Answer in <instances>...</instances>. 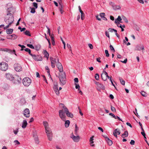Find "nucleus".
<instances>
[{
  "instance_id": "obj_12",
  "label": "nucleus",
  "mask_w": 149,
  "mask_h": 149,
  "mask_svg": "<svg viewBox=\"0 0 149 149\" xmlns=\"http://www.w3.org/2000/svg\"><path fill=\"white\" fill-rule=\"evenodd\" d=\"M14 68L16 71L19 72L22 70L21 65L18 63H15L14 65Z\"/></svg>"
},
{
  "instance_id": "obj_38",
  "label": "nucleus",
  "mask_w": 149,
  "mask_h": 149,
  "mask_svg": "<svg viewBox=\"0 0 149 149\" xmlns=\"http://www.w3.org/2000/svg\"><path fill=\"white\" fill-rule=\"evenodd\" d=\"M25 34L26 35L28 36H31L29 31H26L25 32Z\"/></svg>"
},
{
  "instance_id": "obj_11",
  "label": "nucleus",
  "mask_w": 149,
  "mask_h": 149,
  "mask_svg": "<svg viewBox=\"0 0 149 149\" xmlns=\"http://www.w3.org/2000/svg\"><path fill=\"white\" fill-rule=\"evenodd\" d=\"M70 137L75 142H78L80 139V137L79 136H75L73 134V133H72V135L70 136Z\"/></svg>"
},
{
  "instance_id": "obj_19",
  "label": "nucleus",
  "mask_w": 149,
  "mask_h": 149,
  "mask_svg": "<svg viewBox=\"0 0 149 149\" xmlns=\"http://www.w3.org/2000/svg\"><path fill=\"white\" fill-rule=\"evenodd\" d=\"M47 138L50 141H51L52 139V137H53V133H52L47 134Z\"/></svg>"
},
{
  "instance_id": "obj_8",
  "label": "nucleus",
  "mask_w": 149,
  "mask_h": 149,
  "mask_svg": "<svg viewBox=\"0 0 149 149\" xmlns=\"http://www.w3.org/2000/svg\"><path fill=\"white\" fill-rule=\"evenodd\" d=\"M0 51L8 52L9 53H12L13 52L15 55H16V54H15V50H13L12 51L11 49L7 48H0Z\"/></svg>"
},
{
  "instance_id": "obj_9",
  "label": "nucleus",
  "mask_w": 149,
  "mask_h": 149,
  "mask_svg": "<svg viewBox=\"0 0 149 149\" xmlns=\"http://www.w3.org/2000/svg\"><path fill=\"white\" fill-rule=\"evenodd\" d=\"M53 89L56 93L57 95H59V91L58 89V85L57 82H54V86Z\"/></svg>"
},
{
  "instance_id": "obj_56",
  "label": "nucleus",
  "mask_w": 149,
  "mask_h": 149,
  "mask_svg": "<svg viewBox=\"0 0 149 149\" xmlns=\"http://www.w3.org/2000/svg\"><path fill=\"white\" fill-rule=\"evenodd\" d=\"M46 27L47 28V29H48V33L49 34V36H51V33H50L51 31H50V29L47 26H46Z\"/></svg>"
},
{
  "instance_id": "obj_40",
  "label": "nucleus",
  "mask_w": 149,
  "mask_h": 149,
  "mask_svg": "<svg viewBox=\"0 0 149 149\" xmlns=\"http://www.w3.org/2000/svg\"><path fill=\"white\" fill-rule=\"evenodd\" d=\"M109 79H110V80L111 81V84L116 89V87L114 84H113V83L112 81V77L111 76L109 78Z\"/></svg>"
},
{
  "instance_id": "obj_3",
  "label": "nucleus",
  "mask_w": 149,
  "mask_h": 149,
  "mask_svg": "<svg viewBox=\"0 0 149 149\" xmlns=\"http://www.w3.org/2000/svg\"><path fill=\"white\" fill-rule=\"evenodd\" d=\"M58 78L61 85H63L66 83V75L65 72H60L59 73Z\"/></svg>"
},
{
  "instance_id": "obj_57",
  "label": "nucleus",
  "mask_w": 149,
  "mask_h": 149,
  "mask_svg": "<svg viewBox=\"0 0 149 149\" xmlns=\"http://www.w3.org/2000/svg\"><path fill=\"white\" fill-rule=\"evenodd\" d=\"M117 20H116V21H115V23L117 25V26H118V27H119V25H120V23L119 22H118V21H117Z\"/></svg>"
},
{
  "instance_id": "obj_6",
  "label": "nucleus",
  "mask_w": 149,
  "mask_h": 149,
  "mask_svg": "<svg viewBox=\"0 0 149 149\" xmlns=\"http://www.w3.org/2000/svg\"><path fill=\"white\" fill-rule=\"evenodd\" d=\"M57 64L56 66L58 69L59 71L60 72H63V69L61 64L59 63V59L58 58H57Z\"/></svg>"
},
{
  "instance_id": "obj_20",
  "label": "nucleus",
  "mask_w": 149,
  "mask_h": 149,
  "mask_svg": "<svg viewBox=\"0 0 149 149\" xmlns=\"http://www.w3.org/2000/svg\"><path fill=\"white\" fill-rule=\"evenodd\" d=\"M109 115L111 116H112V117L113 118H114L115 119H118L120 121H123L118 116H115L114 114H113V113H109Z\"/></svg>"
},
{
  "instance_id": "obj_48",
  "label": "nucleus",
  "mask_w": 149,
  "mask_h": 149,
  "mask_svg": "<svg viewBox=\"0 0 149 149\" xmlns=\"http://www.w3.org/2000/svg\"><path fill=\"white\" fill-rule=\"evenodd\" d=\"M141 134L143 136L145 139H146V134L145 133L144 131L142 132H141Z\"/></svg>"
},
{
  "instance_id": "obj_30",
  "label": "nucleus",
  "mask_w": 149,
  "mask_h": 149,
  "mask_svg": "<svg viewBox=\"0 0 149 149\" xmlns=\"http://www.w3.org/2000/svg\"><path fill=\"white\" fill-rule=\"evenodd\" d=\"M119 80L120 81V83L121 84L123 85H125V81L122 78H119Z\"/></svg>"
},
{
  "instance_id": "obj_27",
  "label": "nucleus",
  "mask_w": 149,
  "mask_h": 149,
  "mask_svg": "<svg viewBox=\"0 0 149 149\" xmlns=\"http://www.w3.org/2000/svg\"><path fill=\"white\" fill-rule=\"evenodd\" d=\"M70 124V121L69 120H66L65 122V125L66 127H69Z\"/></svg>"
},
{
  "instance_id": "obj_54",
  "label": "nucleus",
  "mask_w": 149,
  "mask_h": 149,
  "mask_svg": "<svg viewBox=\"0 0 149 149\" xmlns=\"http://www.w3.org/2000/svg\"><path fill=\"white\" fill-rule=\"evenodd\" d=\"M117 20L118 21H119L120 22H121L120 21L122 20V18H121V17L120 16H118L117 19Z\"/></svg>"
},
{
  "instance_id": "obj_45",
  "label": "nucleus",
  "mask_w": 149,
  "mask_h": 149,
  "mask_svg": "<svg viewBox=\"0 0 149 149\" xmlns=\"http://www.w3.org/2000/svg\"><path fill=\"white\" fill-rule=\"evenodd\" d=\"M18 46L21 47V51H23L24 50L23 48L25 47L24 45H21L20 44H19Z\"/></svg>"
},
{
  "instance_id": "obj_5",
  "label": "nucleus",
  "mask_w": 149,
  "mask_h": 149,
  "mask_svg": "<svg viewBox=\"0 0 149 149\" xmlns=\"http://www.w3.org/2000/svg\"><path fill=\"white\" fill-rule=\"evenodd\" d=\"M8 68V65L6 63L2 62L0 63V69L3 71H6Z\"/></svg>"
},
{
  "instance_id": "obj_60",
  "label": "nucleus",
  "mask_w": 149,
  "mask_h": 149,
  "mask_svg": "<svg viewBox=\"0 0 149 149\" xmlns=\"http://www.w3.org/2000/svg\"><path fill=\"white\" fill-rule=\"evenodd\" d=\"M88 46L91 49H93V46L91 44H89Z\"/></svg>"
},
{
  "instance_id": "obj_46",
  "label": "nucleus",
  "mask_w": 149,
  "mask_h": 149,
  "mask_svg": "<svg viewBox=\"0 0 149 149\" xmlns=\"http://www.w3.org/2000/svg\"><path fill=\"white\" fill-rule=\"evenodd\" d=\"M111 109L113 112H115L116 111V110L115 107H112V106H111Z\"/></svg>"
},
{
  "instance_id": "obj_33",
  "label": "nucleus",
  "mask_w": 149,
  "mask_h": 149,
  "mask_svg": "<svg viewBox=\"0 0 149 149\" xmlns=\"http://www.w3.org/2000/svg\"><path fill=\"white\" fill-rule=\"evenodd\" d=\"M35 60H37V58L35 54H31L30 55Z\"/></svg>"
},
{
  "instance_id": "obj_16",
  "label": "nucleus",
  "mask_w": 149,
  "mask_h": 149,
  "mask_svg": "<svg viewBox=\"0 0 149 149\" xmlns=\"http://www.w3.org/2000/svg\"><path fill=\"white\" fill-rule=\"evenodd\" d=\"M120 133V130L118 128L115 129L113 132V135L116 138H117V134L119 135Z\"/></svg>"
},
{
  "instance_id": "obj_43",
  "label": "nucleus",
  "mask_w": 149,
  "mask_h": 149,
  "mask_svg": "<svg viewBox=\"0 0 149 149\" xmlns=\"http://www.w3.org/2000/svg\"><path fill=\"white\" fill-rule=\"evenodd\" d=\"M95 79L97 80H98L99 79V75L97 74H95Z\"/></svg>"
},
{
  "instance_id": "obj_50",
  "label": "nucleus",
  "mask_w": 149,
  "mask_h": 149,
  "mask_svg": "<svg viewBox=\"0 0 149 149\" xmlns=\"http://www.w3.org/2000/svg\"><path fill=\"white\" fill-rule=\"evenodd\" d=\"M109 47H110V49L111 51H113V52H115L114 49V48L113 47V46L112 45H110L109 46Z\"/></svg>"
},
{
  "instance_id": "obj_44",
  "label": "nucleus",
  "mask_w": 149,
  "mask_h": 149,
  "mask_svg": "<svg viewBox=\"0 0 149 149\" xmlns=\"http://www.w3.org/2000/svg\"><path fill=\"white\" fill-rule=\"evenodd\" d=\"M27 46L28 47H30L31 49H34V47L32 45L27 44Z\"/></svg>"
},
{
  "instance_id": "obj_63",
  "label": "nucleus",
  "mask_w": 149,
  "mask_h": 149,
  "mask_svg": "<svg viewBox=\"0 0 149 149\" xmlns=\"http://www.w3.org/2000/svg\"><path fill=\"white\" fill-rule=\"evenodd\" d=\"M33 6L34 7H35L36 8H37V3H35V2H34L33 3Z\"/></svg>"
},
{
  "instance_id": "obj_39",
  "label": "nucleus",
  "mask_w": 149,
  "mask_h": 149,
  "mask_svg": "<svg viewBox=\"0 0 149 149\" xmlns=\"http://www.w3.org/2000/svg\"><path fill=\"white\" fill-rule=\"evenodd\" d=\"M89 141L90 142V145L91 146H95V145L94 144H93L94 143V141L93 140H89Z\"/></svg>"
},
{
  "instance_id": "obj_13",
  "label": "nucleus",
  "mask_w": 149,
  "mask_h": 149,
  "mask_svg": "<svg viewBox=\"0 0 149 149\" xmlns=\"http://www.w3.org/2000/svg\"><path fill=\"white\" fill-rule=\"evenodd\" d=\"M50 60L51 62V66L53 68L55 67V64L57 62V59L53 58L52 57L50 58Z\"/></svg>"
},
{
  "instance_id": "obj_62",
  "label": "nucleus",
  "mask_w": 149,
  "mask_h": 149,
  "mask_svg": "<svg viewBox=\"0 0 149 149\" xmlns=\"http://www.w3.org/2000/svg\"><path fill=\"white\" fill-rule=\"evenodd\" d=\"M130 143L132 145H134L135 143V141L133 140H131Z\"/></svg>"
},
{
  "instance_id": "obj_53",
  "label": "nucleus",
  "mask_w": 149,
  "mask_h": 149,
  "mask_svg": "<svg viewBox=\"0 0 149 149\" xmlns=\"http://www.w3.org/2000/svg\"><path fill=\"white\" fill-rule=\"evenodd\" d=\"M78 130V128L77 127V126L76 124H75V133H77V131Z\"/></svg>"
},
{
  "instance_id": "obj_14",
  "label": "nucleus",
  "mask_w": 149,
  "mask_h": 149,
  "mask_svg": "<svg viewBox=\"0 0 149 149\" xmlns=\"http://www.w3.org/2000/svg\"><path fill=\"white\" fill-rule=\"evenodd\" d=\"M24 116L27 118H29L30 116V111L28 109H26L24 111Z\"/></svg>"
},
{
  "instance_id": "obj_26",
  "label": "nucleus",
  "mask_w": 149,
  "mask_h": 149,
  "mask_svg": "<svg viewBox=\"0 0 149 149\" xmlns=\"http://www.w3.org/2000/svg\"><path fill=\"white\" fill-rule=\"evenodd\" d=\"M45 129L46 133L47 134L52 133V130L50 127L47 128V129Z\"/></svg>"
},
{
  "instance_id": "obj_32",
  "label": "nucleus",
  "mask_w": 149,
  "mask_h": 149,
  "mask_svg": "<svg viewBox=\"0 0 149 149\" xmlns=\"http://www.w3.org/2000/svg\"><path fill=\"white\" fill-rule=\"evenodd\" d=\"M33 136L34 138L35 141H36L37 137V134L36 133H35L34 132H33Z\"/></svg>"
},
{
  "instance_id": "obj_29",
  "label": "nucleus",
  "mask_w": 149,
  "mask_h": 149,
  "mask_svg": "<svg viewBox=\"0 0 149 149\" xmlns=\"http://www.w3.org/2000/svg\"><path fill=\"white\" fill-rule=\"evenodd\" d=\"M16 79H15L16 81H17V82L18 83H20L21 81V79L20 77H19L18 76H16Z\"/></svg>"
},
{
  "instance_id": "obj_7",
  "label": "nucleus",
  "mask_w": 149,
  "mask_h": 149,
  "mask_svg": "<svg viewBox=\"0 0 149 149\" xmlns=\"http://www.w3.org/2000/svg\"><path fill=\"white\" fill-rule=\"evenodd\" d=\"M109 77L108 76L107 73L106 71H103L101 74V77L103 80L106 81L108 78L109 79Z\"/></svg>"
},
{
  "instance_id": "obj_35",
  "label": "nucleus",
  "mask_w": 149,
  "mask_h": 149,
  "mask_svg": "<svg viewBox=\"0 0 149 149\" xmlns=\"http://www.w3.org/2000/svg\"><path fill=\"white\" fill-rule=\"evenodd\" d=\"M30 8L31 9V12L32 13H34L35 12V9L34 8H31L30 7Z\"/></svg>"
},
{
  "instance_id": "obj_10",
  "label": "nucleus",
  "mask_w": 149,
  "mask_h": 149,
  "mask_svg": "<svg viewBox=\"0 0 149 149\" xmlns=\"http://www.w3.org/2000/svg\"><path fill=\"white\" fill-rule=\"evenodd\" d=\"M95 84L97 85V89L98 90L100 91L101 89H104V86L101 83L99 82H97L96 81L95 82Z\"/></svg>"
},
{
  "instance_id": "obj_34",
  "label": "nucleus",
  "mask_w": 149,
  "mask_h": 149,
  "mask_svg": "<svg viewBox=\"0 0 149 149\" xmlns=\"http://www.w3.org/2000/svg\"><path fill=\"white\" fill-rule=\"evenodd\" d=\"M26 42L29 43H30L32 44H33V40L31 39H28L26 41Z\"/></svg>"
},
{
  "instance_id": "obj_58",
  "label": "nucleus",
  "mask_w": 149,
  "mask_h": 149,
  "mask_svg": "<svg viewBox=\"0 0 149 149\" xmlns=\"http://www.w3.org/2000/svg\"><path fill=\"white\" fill-rule=\"evenodd\" d=\"M8 25L6 26L4 28V29H6L8 28L11 25V24H8Z\"/></svg>"
},
{
  "instance_id": "obj_2",
  "label": "nucleus",
  "mask_w": 149,
  "mask_h": 149,
  "mask_svg": "<svg viewBox=\"0 0 149 149\" xmlns=\"http://www.w3.org/2000/svg\"><path fill=\"white\" fill-rule=\"evenodd\" d=\"M14 21V17L13 15L9 13H7L5 17V21L7 24H11Z\"/></svg>"
},
{
  "instance_id": "obj_52",
  "label": "nucleus",
  "mask_w": 149,
  "mask_h": 149,
  "mask_svg": "<svg viewBox=\"0 0 149 149\" xmlns=\"http://www.w3.org/2000/svg\"><path fill=\"white\" fill-rule=\"evenodd\" d=\"M8 85L7 84H4L3 85V88L5 89H6L8 88Z\"/></svg>"
},
{
  "instance_id": "obj_15",
  "label": "nucleus",
  "mask_w": 149,
  "mask_h": 149,
  "mask_svg": "<svg viewBox=\"0 0 149 149\" xmlns=\"http://www.w3.org/2000/svg\"><path fill=\"white\" fill-rule=\"evenodd\" d=\"M6 77L7 79L10 80H13L14 79L13 75L9 73H8L6 74Z\"/></svg>"
},
{
  "instance_id": "obj_64",
  "label": "nucleus",
  "mask_w": 149,
  "mask_h": 149,
  "mask_svg": "<svg viewBox=\"0 0 149 149\" xmlns=\"http://www.w3.org/2000/svg\"><path fill=\"white\" fill-rule=\"evenodd\" d=\"M14 142L16 144L19 145L20 144V143L19 142V141L17 140H16L14 141Z\"/></svg>"
},
{
  "instance_id": "obj_1",
  "label": "nucleus",
  "mask_w": 149,
  "mask_h": 149,
  "mask_svg": "<svg viewBox=\"0 0 149 149\" xmlns=\"http://www.w3.org/2000/svg\"><path fill=\"white\" fill-rule=\"evenodd\" d=\"M59 106L62 109L59 111V114L60 117L62 120L65 121L66 119V116L65 113L66 114L67 116L68 117L72 118L73 117V114L69 111L68 108L65 106L63 104L60 103L59 104Z\"/></svg>"
},
{
  "instance_id": "obj_24",
  "label": "nucleus",
  "mask_w": 149,
  "mask_h": 149,
  "mask_svg": "<svg viewBox=\"0 0 149 149\" xmlns=\"http://www.w3.org/2000/svg\"><path fill=\"white\" fill-rule=\"evenodd\" d=\"M13 31V29H7L6 30V32L7 34H11Z\"/></svg>"
},
{
  "instance_id": "obj_22",
  "label": "nucleus",
  "mask_w": 149,
  "mask_h": 149,
  "mask_svg": "<svg viewBox=\"0 0 149 149\" xmlns=\"http://www.w3.org/2000/svg\"><path fill=\"white\" fill-rule=\"evenodd\" d=\"M43 53L45 55L44 56L47 58L48 60L49 57V54L46 50H45L43 51Z\"/></svg>"
},
{
  "instance_id": "obj_31",
  "label": "nucleus",
  "mask_w": 149,
  "mask_h": 149,
  "mask_svg": "<svg viewBox=\"0 0 149 149\" xmlns=\"http://www.w3.org/2000/svg\"><path fill=\"white\" fill-rule=\"evenodd\" d=\"M24 50L25 51L28 52L30 55L31 54V51L28 48H26L24 49Z\"/></svg>"
},
{
  "instance_id": "obj_47",
  "label": "nucleus",
  "mask_w": 149,
  "mask_h": 149,
  "mask_svg": "<svg viewBox=\"0 0 149 149\" xmlns=\"http://www.w3.org/2000/svg\"><path fill=\"white\" fill-rule=\"evenodd\" d=\"M105 52L106 56L109 57V54L108 51L107 50H105Z\"/></svg>"
},
{
  "instance_id": "obj_23",
  "label": "nucleus",
  "mask_w": 149,
  "mask_h": 149,
  "mask_svg": "<svg viewBox=\"0 0 149 149\" xmlns=\"http://www.w3.org/2000/svg\"><path fill=\"white\" fill-rule=\"evenodd\" d=\"M27 124V123L26 121L25 120H24L23 121V122L22 123V128H25L26 127Z\"/></svg>"
},
{
  "instance_id": "obj_17",
  "label": "nucleus",
  "mask_w": 149,
  "mask_h": 149,
  "mask_svg": "<svg viewBox=\"0 0 149 149\" xmlns=\"http://www.w3.org/2000/svg\"><path fill=\"white\" fill-rule=\"evenodd\" d=\"M105 139L109 146H111L112 145L113 143L112 141L109 139L108 137H105Z\"/></svg>"
},
{
  "instance_id": "obj_18",
  "label": "nucleus",
  "mask_w": 149,
  "mask_h": 149,
  "mask_svg": "<svg viewBox=\"0 0 149 149\" xmlns=\"http://www.w3.org/2000/svg\"><path fill=\"white\" fill-rule=\"evenodd\" d=\"M136 50H142L143 51L144 50V47L143 45H140L137 46Z\"/></svg>"
},
{
  "instance_id": "obj_41",
  "label": "nucleus",
  "mask_w": 149,
  "mask_h": 149,
  "mask_svg": "<svg viewBox=\"0 0 149 149\" xmlns=\"http://www.w3.org/2000/svg\"><path fill=\"white\" fill-rule=\"evenodd\" d=\"M75 88H76L77 89H78V90H80V89H79L80 86L79 85V84H77L76 83H75Z\"/></svg>"
},
{
  "instance_id": "obj_49",
  "label": "nucleus",
  "mask_w": 149,
  "mask_h": 149,
  "mask_svg": "<svg viewBox=\"0 0 149 149\" xmlns=\"http://www.w3.org/2000/svg\"><path fill=\"white\" fill-rule=\"evenodd\" d=\"M81 19L82 20H83L84 19V13H81Z\"/></svg>"
},
{
  "instance_id": "obj_42",
  "label": "nucleus",
  "mask_w": 149,
  "mask_h": 149,
  "mask_svg": "<svg viewBox=\"0 0 149 149\" xmlns=\"http://www.w3.org/2000/svg\"><path fill=\"white\" fill-rule=\"evenodd\" d=\"M141 94L142 96L144 97H146L147 96V94L144 91H141Z\"/></svg>"
},
{
  "instance_id": "obj_4",
  "label": "nucleus",
  "mask_w": 149,
  "mask_h": 149,
  "mask_svg": "<svg viewBox=\"0 0 149 149\" xmlns=\"http://www.w3.org/2000/svg\"><path fill=\"white\" fill-rule=\"evenodd\" d=\"M23 85L25 86H29L31 82V79L29 77H26L24 78L22 80Z\"/></svg>"
},
{
  "instance_id": "obj_55",
  "label": "nucleus",
  "mask_w": 149,
  "mask_h": 149,
  "mask_svg": "<svg viewBox=\"0 0 149 149\" xmlns=\"http://www.w3.org/2000/svg\"><path fill=\"white\" fill-rule=\"evenodd\" d=\"M38 61H42V57L41 56H38Z\"/></svg>"
},
{
  "instance_id": "obj_28",
  "label": "nucleus",
  "mask_w": 149,
  "mask_h": 149,
  "mask_svg": "<svg viewBox=\"0 0 149 149\" xmlns=\"http://www.w3.org/2000/svg\"><path fill=\"white\" fill-rule=\"evenodd\" d=\"M44 126L45 127V129H47V128H49V126L47 122L46 121H44L43 123Z\"/></svg>"
},
{
  "instance_id": "obj_21",
  "label": "nucleus",
  "mask_w": 149,
  "mask_h": 149,
  "mask_svg": "<svg viewBox=\"0 0 149 149\" xmlns=\"http://www.w3.org/2000/svg\"><path fill=\"white\" fill-rule=\"evenodd\" d=\"M60 6L59 7V9H60V11L61 14H62L64 10L62 9V8L63 7V6L62 4V3L61 2L59 3Z\"/></svg>"
},
{
  "instance_id": "obj_36",
  "label": "nucleus",
  "mask_w": 149,
  "mask_h": 149,
  "mask_svg": "<svg viewBox=\"0 0 149 149\" xmlns=\"http://www.w3.org/2000/svg\"><path fill=\"white\" fill-rule=\"evenodd\" d=\"M12 38V40H15L17 38V36L15 34H12L11 35Z\"/></svg>"
},
{
  "instance_id": "obj_61",
  "label": "nucleus",
  "mask_w": 149,
  "mask_h": 149,
  "mask_svg": "<svg viewBox=\"0 0 149 149\" xmlns=\"http://www.w3.org/2000/svg\"><path fill=\"white\" fill-rule=\"evenodd\" d=\"M18 132V129H17L16 130H14L13 132L15 134H17Z\"/></svg>"
},
{
  "instance_id": "obj_37",
  "label": "nucleus",
  "mask_w": 149,
  "mask_h": 149,
  "mask_svg": "<svg viewBox=\"0 0 149 149\" xmlns=\"http://www.w3.org/2000/svg\"><path fill=\"white\" fill-rule=\"evenodd\" d=\"M45 69L46 70H47V73H48L49 74V75L50 76V73H49L50 72L49 69V68H48V67L47 66H45Z\"/></svg>"
},
{
  "instance_id": "obj_25",
  "label": "nucleus",
  "mask_w": 149,
  "mask_h": 149,
  "mask_svg": "<svg viewBox=\"0 0 149 149\" xmlns=\"http://www.w3.org/2000/svg\"><path fill=\"white\" fill-rule=\"evenodd\" d=\"M128 132L127 131H126L121 136L123 138L127 137L128 136Z\"/></svg>"
},
{
  "instance_id": "obj_51",
  "label": "nucleus",
  "mask_w": 149,
  "mask_h": 149,
  "mask_svg": "<svg viewBox=\"0 0 149 149\" xmlns=\"http://www.w3.org/2000/svg\"><path fill=\"white\" fill-rule=\"evenodd\" d=\"M67 46L68 47V48L69 50L72 52L71 47L70 45L67 44Z\"/></svg>"
},
{
  "instance_id": "obj_59",
  "label": "nucleus",
  "mask_w": 149,
  "mask_h": 149,
  "mask_svg": "<svg viewBox=\"0 0 149 149\" xmlns=\"http://www.w3.org/2000/svg\"><path fill=\"white\" fill-rule=\"evenodd\" d=\"M100 17H102L104 16L105 13H101L100 14Z\"/></svg>"
}]
</instances>
